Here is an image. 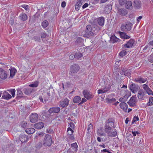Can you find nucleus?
<instances>
[{
  "instance_id": "20",
  "label": "nucleus",
  "mask_w": 153,
  "mask_h": 153,
  "mask_svg": "<svg viewBox=\"0 0 153 153\" xmlns=\"http://www.w3.org/2000/svg\"><path fill=\"white\" fill-rule=\"evenodd\" d=\"M3 95L2 96V98L7 100H8L11 99L12 97V96L9 94L7 92L4 91L3 92Z\"/></svg>"
},
{
  "instance_id": "37",
  "label": "nucleus",
  "mask_w": 153,
  "mask_h": 153,
  "mask_svg": "<svg viewBox=\"0 0 153 153\" xmlns=\"http://www.w3.org/2000/svg\"><path fill=\"white\" fill-rule=\"evenodd\" d=\"M116 100L114 98H113L112 99H109L108 98H107L105 99V101L107 103H111L113 102H115Z\"/></svg>"
},
{
  "instance_id": "45",
  "label": "nucleus",
  "mask_w": 153,
  "mask_h": 153,
  "mask_svg": "<svg viewBox=\"0 0 153 153\" xmlns=\"http://www.w3.org/2000/svg\"><path fill=\"white\" fill-rule=\"evenodd\" d=\"M75 54V58L79 59L82 56V54L81 53H76Z\"/></svg>"
},
{
  "instance_id": "48",
  "label": "nucleus",
  "mask_w": 153,
  "mask_h": 153,
  "mask_svg": "<svg viewBox=\"0 0 153 153\" xmlns=\"http://www.w3.org/2000/svg\"><path fill=\"white\" fill-rule=\"evenodd\" d=\"M21 7L24 8L26 10H28L29 9V6L27 5L23 4L21 5Z\"/></svg>"
},
{
  "instance_id": "32",
  "label": "nucleus",
  "mask_w": 153,
  "mask_h": 153,
  "mask_svg": "<svg viewBox=\"0 0 153 153\" xmlns=\"http://www.w3.org/2000/svg\"><path fill=\"white\" fill-rule=\"evenodd\" d=\"M39 84V81H36L33 82H32V84L29 85V86L33 88H36L38 86Z\"/></svg>"
},
{
  "instance_id": "64",
  "label": "nucleus",
  "mask_w": 153,
  "mask_h": 153,
  "mask_svg": "<svg viewBox=\"0 0 153 153\" xmlns=\"http://www.w3.org/2000/svg\"><path fill=\"white\" fill-rule=\"evenodd\" d=\"M142 18V16H139L137 19V21L138 22L140 21Z\"/></svg>"
},
{
  "instance_id": "43",
  "label": "nucleus",
  "mask_w": 153,
  "mask_h": 153,
  "mask_svg": "<svg viewBox=\"0 0 153 153\" xmlns=\"http://www.w3.org/2000/svg\"><path fill=\"white\" fill-rule=\"evenodd\" d=\"M127 0H119V3L120 5H124L127 1Z\"/></svg>"
},
{
  "instance_id": "3",
  "label": "nucleus",
  "mask_w": 153,
  "mask_h": 153,
  "mask_svg": "<svg viewBox=\"0 0 153 153\" xmlns=\"http://www.w3.org/2000/svg\"><path fill=\"white\" fill-rule=\"evenodd\" d=\"M132 25L131 23L129 22H127L125 24L122 25H121V30L123 31H129L131 30Z\"/></svg>"
},
{
  "instance_id": "26",
  "label": "nucleus",
  "mask_w": 153,
  "mask_h": 153,
  "mask_svg": "<svg viewBox=\"0 0 153 153\" xmlns=\"http://www.w3.org/2000/svg\"><path fill=\"white\" fill-rule=\"evenodd\" d=\"M121 73V74H124L125 76L129 77L130 76L131 74V71L130 69H128L124 71H122Z\"/></svg>"
},
{
  "instance_id": "24",
  "label": "nucleus",
  "mask_w": 153,
  "mask_h": 153,
  "mask_svg": "<svg viewBox=\"0 0 153 153\" xmlns=\"http://www.w3.org/2000/svg\"><path fill=\"white\" fill-rule=\"evenodd\" d=\"M134 6L137 9H139L141 6V3L139 0H136L134 1Z\"/></svg>"
},
{
  "instance_id": "55",
  "label": "nucleus",
  "mask_w": 153,
  "mask_h": 153,
  "mask_svg": "<svg viewBox=\"0 0 153 153\" xmlns=\"http://www.w3.org/2000/svg\"><path fill=\"white\" fill-rule=\"evenodd\" d=\"M132 133L134 136H135L136 135V134H139L140 133L138 131H132Z\"/></svg>"
},
{
  "instance_id": "11",
  "label": "nucleus",
  "mask_w": 153,
  "mask_h": 153,
  "mask_svg": "<svg viewBox=\"0 0 153 153\" xmlns=\"http://www.w3.org/2000/svg\"><path fill=\"white\" fill-rule=\"evenodd\" d=\"M142 87L146 91V93L149 95H153V92L152 90L146 84H143Z\"/></svg>"
},
{
  "instance_id": "44",
  "label": "nucleus",
  "mask_w": 153,
  "mask_h": 153,
  "mask_svg": "<svg viewBox=\"0 0 153 153\" xmlns=\"http://www.w3.org/2000/svg\"><path fill=\"white\" fill-rule=\"evenodd\" d=\"M17 95L19 97H21L22 96L23 93L19 89L17 90Z\"/></svg>"
},
{
  "instance_id": "34",
  "label": "nucleus",
  "mask_w": 153,
  "mask_h": 153,
  "mask_svg": "<svg viewBox=\"0 0 153 153\" xmlns=\"http://www.w3.org/2000/svg\"><path fill=\"white\" fill-rule=\"evenodd\" d=\"M81 0H79L75 5V9L76 10H78L79 9V7L82 5Z\"/></svg>"
},
{
  "instance_id": "14",
  "label": "nucleus",
  "mask_w": 153,
  "mask_h": 153,
  "mask_svg": "<svg viewBox=\"0 0 153 153\" xmlns=\"http://www.w3.org/2000/svg\"><path fill=\"white\" fill-rule=\"evenodd\" d=\"M83 95H84V97L88 100L90 99L93 97V95L92 94L88 91L86 90L83 91Z\"/></svg>"
},
{
  "instance_id": "47",
  "label": "nucleus",
  "mask_w": 153,
  "mask_h": 153,
  "mask_svg": "<svg viewBox=\"0 0 153 153\" xmlns=\"http://www.w3.org/2000/svg\"><path fill=\"white\" fill-rule=\"evenodd\" d=\"M148 60L151 63L153 62V53L148 57Z\"/></svg>"
},
{
  "instance_id": "41",
  "label": "nucleus",
  "mask_w": 153,
  "mask_h": 153,
  "mask_svg": "<svg viewBox=\"0 0 153 153\" xmlns=\"http://www.w3.org/2000/svg\"><path fill=\"white\" fill-rule=\"evenodd\" d=\"M74 132L73 130L70 127H68L67 129V133L68 135H71Z\"/></svg>"
},
{
  "instance_id": "42",
  "label": "nucleus",
  "mask_w": 153,
  "mask_h": 153,
  "mask_svg": "<svg viewBox=\"0 0 153 153\" xmlns=\"http://www.w3.org/2000/svg\"><path fill=\"white\" fill-rule=\"evenodd\" d=\"M127 52L126 51L123 50L120 52L119 55L120 56L123 57L126 54Z\"/></svg>"
},
{
  "instance_id": "58",
  "label": "nucleus",
  "mask_w": 153,
  "mask_h": 153,
  "mask_svg": "<svg viewBox=\"0 0 153 153\" xmlns=\"http://www.w3.org/2000/svg\"><path fill=\"white\" fill-rule=\"evenodd\" d=\"M71 128H74V125L72 122H70L69 124Z\"/></svg>"
},
{
  "instance_id": "2",
  "label": "nucleus",
  "mask_w": 153,
  "mask_h": 153,
  "mask_svg": "<svg viewBox=\"0 0 153 153\" xmlns=\"http://www.w3.org/2000/svg\"><path fill=\"white\" fill-rule=\"evenodd\" d=\"M100 30V27L97 25H94L92 27L91 25H88L86 27L85 33L84 36L87 38H91L97 35Z\"/></svg>"
},
{
  "instance_id": "7",
  "label": "nucleus",
  "mask_w": 153,
  "mask_h": 153,
  "mask_svg": "<svg viewBox=\"0 0 153 153\" xmlns=\"http://www.w3.org/2000/svg\"><path fill=\"white\" fill-rule=\"evenodd\" d=\"M38 115L36 113H32L30 116V120L31 122L35 123L36 122L38 119Z\"/></svg>"
},
{
  "instance_id": "1",
  "label": "nucleus",
  "mask_w": 153,
  "mask_h": 153,
  "mask_svg": "<svg viewBox=\"0 0 153 153\" xmlns=\"http://www.w3.org/2000/svg\"><path fill=\"white\" fill-rule=\"evenodd\" d=\"M114 120L112 118H109L106 121L104 127L105 132L108 137H114L117 134V132L115 129L111 130V127H114Z\"/></svg>"
},
{
  "instance_id": "21",
  "label": "nucleus",
  "mask_w": 153,
  "mask_h": 153,
  "mask_svg": "<svg viewBox=\"0 0 153 153\" xmlns=\"http://www.w3.org/2000/svg\"><path fill=\"white\" fill-rule=\"evenodd\" d=\"M119 33L120 35V37L121 38L128 39L130 38V36L127 35L126 33L119 31Z\"/></svg>"
},
{
  "instance_id": "13",
  "label": "nucleus",
  "mask_w": 153,
  "mask_h": 153,
  "mask_svg": "<svg viewBox=\"0 0 153 153\" xmlns=\"http://www.w3.org/2000/svg\"><path fill=\"white\" fill-rule=\"evenodd\" d=\"M69 100L67 98H65L63 100L59 102V106L62 108L66 107L69 104Z\"/></svg>"
},
{
  "instance_id": "54",
  "label": "nucleus",
  "mask_w": 153,
  "mask_h": 153,
  "mask_svg": "<svg viewBox=\"0 0 153 153\" xmlns=\"http://www.w3.org/2000/svg\"><path fill=\"white\" fill-rule=\"evenodd\" d=\"M86 101V100L84 98H83L82 99V101L81 102L79 103V104H82L83 103L85 102Z\"/></svg>"
},
{
  "instance_id": "53",
  "label": "nucleus",
  "mask_w": 153,
  "mask_h": 153,
  "mask_svg": "<svg viewBox=\"0 0 153 153\" xmlns=\"http://www.w3.org/2000/svg\"><path fill=\"white\" fill-rule=\"evenodd\" d=\"M74 58H75V54H71L69 56V59L71 60H73Z\"/></svg>"
},
{
  "instance_id": "23",
  "label": "nucleus",
  "mask_w": 153,
  "mask_h": 153,
  "mask_svg": "<svg viewBox=\"0 0 153 153\" xmlns=\"http://www.w3.org/2000/svg\"><path fill=\"white\" fill-rule=\"evenodd\" d=\"M44 123H43L39 122L35 124L34 125V127L37 129H41L44 127Z\"/></svg>"
},
{
  "instance_id": "31",
  "label": "nucleus",
  "mask_w": 153,
  "mask_h": 153,
  "mask_svg": "<svg viewBox=\"0 0 153 153\" xmlns=\"http://www.w3.org/2000/svg\"><path fill=\"white\" fill-rule=\"evenodd\" d=\"M125 7L127 9H131L132 8V3L131 1H128L126 3Z\"/></svg>"
},
{
  "instance_id": "18",
  "label": "nucleus",
  "mask_w": 153,
  "mask_h": 153,
  "mask_svg": "<svg viewBox=\"0 0 153 153\" xmlns=\"http://www.w3.org/2000/svg\"><path fill=\"white\" fill-rule=\"evenodd\" d=\"M60 110V108L59 107H53L50 108L48 110V112L50 113H58Z\"/></svg>"
},
{
  "instance_id": "60",
  "label": "nucleus",
  "mask_w": 153,
  "mask_h": 153,
  "mask_svg": "<svg viewBox=\"0 0 153 153\" xmlns=\"http://www.w3.org/2000/svg\"><path fill=\"white\" fill-rule=\"evenodd\" d=\"M119 101L121 102H125V100L124 97L123 98H121L119 99Z\"/></svg>"
},
{
  "instance_id": "46",
  "label": "nucleus",
  "mask_w": 153,
  "mask_h": 153,
  "mask_svg": "<svg viewBox=\"0 0 153 153\" xmlns=\"http://www.w3.org/2000/svg\"><path fill=\"white\" fill-rule=\"evenodd\" d=\"M9 91L10 93L11 94L13 97H14L15 96V89H12L9 90Z\"/></svg>"
},
{
  "instance_id": "17",
  "label": "nucleus",
  "mask_w": 153,
  "mask_h": 153,
  "mask_svg": "<svg viewBox=\"0 0 153 153\" xmlns=\"http://www.w3.org/2000/svg\"><path fill=\"white\" fill-rule=\"evenodd\" d=\"M97 22L98 24L101 26H103L104 25L105 19L103 17H101L97 18L96 19Z\"/></svg>"
},
{
  "instance_id": "8",
  "label": "nucleus",
  "mask_w": 153,
  "mask_h": 153,
  "mask_svg": "<svg viewBox=\"0 0 153 153\" xmlns=\"http://www.w3.org/2000/svg\"><path fill=\"white\" fill-rule=\"evenodd\" d=\"M80 67L77 64H75L71 66L70 72L73 73H77L79 71Z\"/></svg>"
},
{
  "instance_id": "4",
  "label": "nucleus",
  "mask_w": 153,
  "mask_h": 153,
  "mask_svg": "<svg viewBox=\"0 0 153 153\" xmlns=\"http://www.w3.org/2000/svg\"><path fill=\"white\" fill-rule=\"evenodd\" d=\"M43 144L46 146H50L51 144V136L49 134H47L45 137Z\"/></svg>"
},
{
  "instance_id": "57",
  "label": "nucleus",
  "mask_w": 153,
  "mask_h": 153,
  "mask_svg": "<svg viewBox=\"0 0 153 153\" xmlns=\"http://www.w3.org/2000/svg\"><path fill=\"white\" fill-rule=\"evenodd\" d=\"M47 132L48 133H51L53 132V130L52 129H51L49 128H48L47 129Z\"/></svg>"
},
{
  "instance_id": "52",
  "label": "nucleus",
  "mask_w": 153,
  "mask_h": 153,
  "mask_svg": "<svg viewBox=\"0 0 153 153\" xmlns=\"http://www.w3.org/2000/svg\"><path fill=\"white\" fill-rule=\"evenodd\" d=\"M46 36V34L45 32H43L41 35V37L42 38H44Z\"/></svg>"
},
{
  "instance_id": "36",
  "label": "nucleus",
  "mask_w": 153,
  "mask_h": 153,
  "mask_svg": "<svg viewBox=\"0 0 153 153\" xmlns=\"http://www.w3.org/2000/svg\"><path fill=\"white\" fill-rule=\"evenodd\" d=\"M27 125V123L25 121L21 122L20 124V126L22 128L25 129Z\"/></svg>"
},
{
  "instance_id": "15",
  "label": "nucleus",
  "mask_w": 153,
  "mask_h": 153,
  "mask_svg": "<svg viewBox=\"0 0 153 153\" xmlns=\"http://www.w3.org/2000/svg\"><path fill=\"white\" fill-rule=\"evenodd\" d=\"M145 92L143 90L141 89L139 90L138 92L137 97L139 100H144V96L145 95Z\"/></svg>"
},
{
  "instance_id": "61",
  "label": "nucleus",
  "mask_w": 153,
  "mask_h": 153,
  "mask_svg": "<svg viewBox=\"0 0 153 153\" xmlns=\"http://www.w3.org/2000/svg\"><path fill=\"white\" fill-rule=\"evenodd\" d=\"M39 99L41 102H42L44 103L43 100V98L42 96H39Z\"/></svg>"
},
{
  "instance_id": "30",
  "label": "nucleus",
  "mask_w": 153,
  "mask_h": 153,
  "mask_svg": "<svg viewBox=\"0 0 153 153\" xmlns=\"http://www.w3.org/2000/svg\"><path fill=\"white\" fill-rule=\"evenodd\" d=\"M10 76L11 77H13L14 76L15 74L17 72L16 70L14 68H11L10 69Z\"/></svg>"
},
{
  "instance_id": "39",
  "label": "nucleus",
  "mask_w": 153,
  "mask_h": 153,
  "mask_svg": "<svg viewBox=\"0 0 153 153\" xmlns=\"http://www.w3.org/2000/svg\"><path fill=\"white\" fill-rule=\"evenodd\" d=\"M153 104V97H150L149 98V101L148 102L147 105L148 106H151Z\"/></svg>"
},
{
  "instance_id": "9",
  "label": "nucleus",
  "mask_w": 153,
  "mask_h": 153,
  "mask_svg": "<svg viewBox=\"0 0 153 153\" xmlns=\"http://www.w3.org/2000/svg\"><path fill=\"white\" fill-rule=\"evenodd\" d=\"M147 80L146 78L143 77L141 76L136 77L134 79V82L140 84L145 83L147 81Z\"/></svg>"
},
{
  "instance_id": "50",
  "label": "nucleus",
  "mask_w": 153,
  "mask_h": 153,
  "mask_svg": "<svg viewBox=\"0 0 153 153\" xmlns=\"http://www.w3.org/2000/svg\"><path fill=\"white\" fill-rule=\"evenodd\" d=\"M101 152H108V153H111V152H110L107 149H105L101 150Z\"/></svg>"
},
{
  "instance_id": "56",
  "label": "nucleus",
  "mask_w": 153,
  "mask_h": 153,
  "mask_svg": "<svg viewBox=\"0 0 153 153\" xmlns=\"http://www.w3.org/2000/svg\"><path fill=\"white\" fill-rule=\"evenodd\" d=\"M66 6V2L65 1H62L61 3V6L62 7H65Z\"/></svg>"
},
{
  "instance_id": "35",
  "label": "nucleus",
  "mask_w": 153,
  "mask_h": 153,
  "mask_svg": "<svg viewBox=\"0 0 153 153\" xmlns=\"http://www.w3.org/2000/svg\"><path fill=\"white\" fill-rule=\"evenodd\" d=\"M33 90L30 88H28L25 90L24 93L26 95H28L32 92Z\"/></svg>"
},
{
  "instance_id": "28",
  "label": "nucleus",
  "mask_w": 153,
  "mask_h": 153,
  "mask_svg": "<svg viewBox=\"0 0 153 153\" xmlns=\"http://www.w3.org/2000/svg\"><path fill=\"white\" fill-rule=\"evenodd\" d=\"M20 19L22 21H25L27 19V15L24 13H22L19 16Z\"/></svg>"
},
{
  "instance_id": "62",
  "label": "nucleus",
  "mask_w": 153,
  "mask_h": 153,
  "mask_svg": "<svg viewBox=\"0 0 153 153\" xmlns=\"http://www.w3.org/2000/svg\"><path fill=\"white\" fill-rule=\"evenodd\" d=\"M38 135H39L40 137H42L44 135V133L43 132H39L38 133Z\"/></svg>"
},
{
  "instance_id": "19",
  "label": "nucleus",
  "mask_w": 153,
  "mask_h": 153,
  "mask_svg": "<svg viewBox=\"0 0 153 153\" xmlns=\"http://www.w3.org/2000/svg\"><path fill=\"white\" fill-rule=\"evenodd\" d=\"M118 13L122 16H125L127 13V10L125 9H119L118 10Z\"/></svg>"
},
{
  "instance_id": "25",
  "label": "nucleus",
  "mask_w": 153,
  "mask_h": 153,
  "mask_svg": "<svg viewBox=\"0 0 153 153\" xmlns=\"http://www.w3.org/2000/svg\"><path fill=\"white\" fill-rule=\"evenodd\" d=\"M110 40L112 43H114L120 42V39L116 37L115 36H113L111 37Z\"/></svg>"
},
{
  "instance_id": "16",
  "label": "nucleus",
  "mask_w": 153,
  "mask_h": 153,
  "mask_svg": "<svg viewBox=\"0 0 153 153\" xmlns=\"http://www.w3.org/2000/svg\"><path fill=\"white\" fill-rule=\"evenodd\" d=\"M134 42V39H131L126 44L124 45V46L125 48H131L133 45Z\"/></svg>"
},
{
  "instance_id": "59",
  "label": "nucleus",
  "mask_w": 153,
  "mask_h": 153,
  "mask_svg": "<svg viewBox=\"0 0 153 153\" xmlns=\"http://www.w3.org/2000/svg\"><path fill=\"white\" fill-rule=\"evenodd\" d=\"M88 6V4L87 3H85L82 6V8L84 9L87 7Z\"/></svg>"
},
{
  "instance_id": "63",
  "label": "nucleus",
  "mask_w": 153,
  "mask_h": 153,
  "mask_svg": "<svg viewBox=\"0 0 153 153\" xmlns=\"http://www.w3.org/2000/svg\"><path fill=\"white\" fill-rule=\"evenodd\" d=\"M108 0H100V2L101 3H103L106 2Z\"/></svg>"
},
{
  "instance_id": "38",
  "label": "nucleus",
  "mask_w": 153,
  "mask_h": 153,
  "mask_svg": "<svg viewBox=\"0 0 153 153\" xmlns=\"http://www.w3.org/2000/svg\"><path fill=\"white\" fill-rule=\"evenodd\" d=\"M71 147L73 148L75 151H76L77 150L78 146L76 143H74L71 145Z\"/></svg>"
},
{
  "instance_id": "40",
  "label": "nucleus",
  "mask_w": 153,
  "mask_h": 153,
  "mask_svg": "<svg viewBox=\"0 0 153 153\" xmlns=\"http://www.w3.org/2000/svg\"><path fill=\"white\" fill-rule=\"evenodd\" d=\"M48 25V22L47 20L44 21L42 23V26L43 28L47 27Z\"/></svg>"
},
{
  "instance_id": "22",
  "label": "nucleus",
  "mask_w": 153,
  "mask_h": 153,
  "mask_svg": "<svg viewBox=\"0 0 153 153\" xmlns=\"http://www.w3.org/2000/svg\"><path fill=\"white\" fill-rule=\"evenodd\" d=\"M120 107L125 111H126L128 108V105L125 102H121L120 104Z\"/></svg>"
},
{
  "instance_id": "29",
  "label": "nucleus",
  "mask_w": 153,
  "mask_h": 153,
  "mask_svg": "<svg viewBox=\"0 0 153 153\" xmlns=\"http://www.w3.org/2000/svg\"><path fill=\"white\" fill-rule=\"evenodd\" d=\"M35 129L32 128H27L25 130L26 132L28 134H32L35 132Z\"/></svg>"
},
{
  "instance_id": "6",
  "label": "nucleus",
  "mask_w": 153,
  "mask_h": 153,
  "mask_svg": "<svg viewBox=\"0 0 153 153\" xmlns=\"http://www.w3.org/2000/svg\"><path fill=\"white\" fill-rule=\"evenodd\" d=\"M110 88L107 86H104L97 91V93L98 94H102L105 93H108L109 92Z\"/></svg>"
},
{
  "instance_id": "49",
  "label": "nucleus",
  "mask_w": 153,
  "mask_h": 153,
  "mask_svg": "<svg viewBox=\"0 0 153 153\" xmlns=\"http://www.w3.org/2000/svg\"><path fill=\"white\" fill-rule=\"evenodd\" d=\"M93 128V125L91 123L88 126V131H91V130H92Z\"/></svg>"
},
{
  "instance_id": "51",
  "label": "nucleus",
  "mask_w": 153,
  "mask_h": 153,
  "mask_svg": "<svg viewBox=\"0 0 153 153\" xmlns=\"http://www.w3.org/2000/svg\"><path fill=\"white\" fill-rule=\"evenodd\" d=\"M139 120L138 117H134L133 119V120L132 121V123H134V122L137 121Z\"/></svg>"
},
{
  "instance_id": "12",
  "label": "nucleus",
  "mask_w": 153,
  "mask_h": 153,
  "mask_svg": "<svg viewBox=\"0 0 153 153\" xmlns=\"http://www.w3.org/2000/svg\"><path fill=\"white\" fill-rule=\"evenodd\" d=\"M129 88L133 93L135 94L138 90V86L133 83L130 85Z\"/></svg>"
},
{
  "instance_id": "33",
  "label": "nucleus",
  "mask_w": 153,
  "mask_h": 153,
  "mask_svg": "<svg viewBox=\"0 0 153 153\" xmlns=\"http://www.w3.org/2000/svg\"><path fill=\"white\" fill-rule=\"evenodd\" d=\"M80 97L78 96H76L73 99V102L75 103H79L81 100Z\"/></svg>"
},
{
  "instance_id": "5",
  "label": "nucleus",
  "mask_w": 153,
  "mask_h": 153,
  "mask_svg": "<svg viewBox=\"0 0 153 153\" xmlns=\"http://www.w3.org/2000/svg\"><path fill=\"white\" fill-rule=\"evenodd\" d=\"M9 75L8 72L0 68V78L2 79H5Z\"/></svg>"
},
{
  "instance_id": "27",
  "label": "nucleus",
  "mask_w": 153,
  "mask_h": 153,
  "mask_svg": "<svg viewBox=\"0 0 153 153\" xmlns=\"http://www.w3.org/2000/svg\"><path fill=\"white\" fill-rule=\"evenodd\" d=\"M20 140L22 143L26 142L27 140V137L25 135H21L20 136Z\"/></svg>"
},
{
  "instance_id": "10",
  "label": "nucleus",
  "mask_w": 153,
  "mask_h": 153,
  "mask_svg": "<svg viewBox=\"0 0 153 153\" xmlns=\"http://www.w3.org/2000/svg\"><path fill=\"white\" fill-rule=\"evenodd\" d=\"M137 102V97L135 95H133L130 98L129 102H128V104L131 106H134L135 105Z\"/></svg>"
}]
</instances>
